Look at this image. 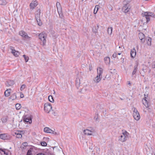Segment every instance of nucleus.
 I'll return each mask as SVG.
<instances>
[{
    "label": "nucleus",
    "mask_w": 155,
    "mask_h": 155,
    "mask_svg": "<svg viewBox=\"0 0 155 155\" xmlns=\"http://www.w3.org/2000/svg\"><path fill=\"white\" fill-rule=\"evenodd\" d=\"M38 37L42 41V43H41V45L44 46L45 45L46 41V38L47 37V35L45 33L42 32L40 33Z\"/></svg>",
    "instance_id": "1"
},
{
    "label": "nucleus",
    "mask_w": 155,
    "mask_h": 155,
    "mask_svg": "<svg viewBox=\"0 0 155 155\" xmlns=\"http://www.w3.org/2000/svg\"><path fill=\"white\" fill-rule=\"evenodd\" d=\"M144 16L145 17L147 20V22H148L150 21V17L151 16L153 18H155V14L152 12H144Z\"/></svg>",
    "instance_id": "2"
},
{
    "label": "nucleus",
    "mask_w": 155,
    "mask_h": 155,
    "mask_svg": "<svg viewBox=\"0 0 155 155\" xmlns=\"http://www.w3.org/2000/svg\"><path fill=\"white\" fill-rule=\"evenodd\" d=\"M133 116L134 119L137 120H139L140 118L139 113L136 108H134Z\"/></svg>",
    "instance_id": "3"
},
{
    "label": "nucleus",
    "mask_w": 155,
    "mask_h": 155,
    "mask_svg": "<svg viewBox=\"0 0 155 155\" xmlns=\"http://www.w3.org/2000/svg\"><path fill=\"white\" fill-rule=\"evenodd\" d=\"M52 108L51 105L50 103H46L44 104V109L47 113H49L51 110Z\"/></svg>",
    "instance_id": "4"
},
{
    "label": "nucleus",
    "mask_w": 155,
    "mask_h": 155,
    "mask_svg": "<svg viewBox=\"0 0 155 155\" xmlns=\"http://www.w3.org/2000/svg\"><path fill=\"white\" fill-rule=\"evenodd\" d=\"M130 6L129 4H127L124 6L122 8V10L125 13L128 12L130 9Z\"/></svg>",
    "instance_id": "5"
},
{
    "label": "nucleus",
    "mask_w": 155,
    "mask_h": 155,
    "mask_svg": "<svg viewBox=\"0 0 155 155\" xmlns=\"http://www.w3.org/2000/svg\"><path fill=\"white\" fill-rule=\"evenodd\" d=\"M20 35L25 39H30L31 37L28 36V34L24 31H21L19 32Z\"/></svg>",
    "instance_id": "6"
},
{
    "label": "nucleus",
    "mask_w": 155,
    "mask_h": 155,
    "mask_svg": "<svg viewBox=\"0 0 155 155\" xmlns=\"http://www.w3.org/2000/svg\"><path fill=\"white\" fill-rule=\"evenodd\" d=\"M144 98H143L142 100V103L146 107H148L149 106V102L147 100V96L144 94Z\"/></svg>",
    "instance_id": "7"
},
{
    "label": "nucleus",
    "mask_w": 155,
    "mask_h": 155,
    "mask_svg": "<svg viewBox=\"0 0 155 155\" xmlns=\"http://www.w3.org/2000/svg\"><path fill=\"white\" fill-rule=\"evenodd\" d=\"M9 137L7 134H0V138L3 140H7L8 139Z\"/></svg>",
    "instance_id": "8"
},
{
    "label": "nucleus",
    "mask_w": 155,
    "mask_h": 155,
    "mask_svg": "<svg viewBox=\"0 0 155 155\" xmlns=\"http://www.w3.org/2000/svg\"><path fill=\"white\" fill-rule=\"evenodd\" d=\"M145 37V35L143 33H139V38L141 40V42L143 43H144L145 41V39H144Z\"/></svg>",
    "instance_id": "9"
},
{
    "label": "nucleus",
    "mask_w": 155,
    "mask_h": 155,
    "mask_svg": "<svg viewBox=\"0 0 155 155\" xmlns=\"http://www.w3.org/2000/svg\"><path fill=\"white\" fill-rule=\"evenodd\" d=\"M38 5L37 2L36 1L32 2L30 5V8L33 9Z\"/></svg>",
    "instance_id": "10"
},
{
    "label": "nucleus",
    "mask_w": 155,
    "mask_h": 155,
    "mask_svg": "<svg viewBox=\"0 0 155 155\" xmlns=\"http://www.w3.org/2000/svg\"><path fill=\"white\" fill-rule=\"evenodd\" d=\"M136 54V50L134 48L131 50L130 56L131 58H134L135 57Z\"/></svg>",
    "instance_id": "11"
},
{
    "label": "nucleus",
    "mask_w": 155,
    "mask_h": 155,
    "mask_svg": "<svg viewBox=\"0 0 155 155\" xmlns=\"http://www.w3.org/2000/svg\"><path fill=\"white\" fill-rule=\"evenodd\" d=\"M127 137H126L124 134H121L119 139V140L121 142H124L127 140Z\"/></svg>",
    "instance_id": "12"
},
{
    "label": "nucleus",
    "mask_w": 155,
    "mask_h": 155,
    "mask_svg": "<svg viewBox=\"0 0 155 155\" xmlns=\"http://www.w3.org/2000/svg\"><path fill=\"white\" fill-rule=\"evenodd\" d=\"M14 84V81H13L9 80L6 81L5 84L7 87L12 86Z\"/></svg>",
    "instance_id": "13"
},
{
    "label": "nucleus",
    "mask_w": 155,
    "mask_h": 155,
    "mask_svg": "<svg viewBox=\"0 0 155 155\" xmlns=\"http://www.w3.org/2000/svg\"><path fill=\"white\" fill-rule=\"evenodd\" d=\"M83 132L85 134L87 135H92L93 132L88 129L84 130L83 131Z\"/></svg>",
    "instance_id": "14"
},
{
    "label": "nucleus",
    "mask_w": 155,
    "mask_h": 155,
    "mask_svg": "<svg viewBox=\"0 0 155 155\" xmlns=\"http://www.w3.org/2000/svg\"><path fill=\"white\" fill-rule=\"evenodd\" d=\"M44 131L47 133L54 134V131L48 127H45L44 128Z\"/></svg>",
    "instance_id": "15"
},
{
    "label": "nucleus",
    "mask_w": 155,
    "mask_h": 155,
    "mask_svg": "<svg viewBox=\"0 0 155 155\" xmlns=\"http://www.w3.org/2000/svg\"><path fill=\"white\" fill-rule=\"evenodd\" d=\"M56 6L58 12H61V11H62V8L60 3L59 2H57L56 4Z\"/></svg>",
    "instance_id": "16"
},
{
    "label": "nucleus",
    "mask_w": 155,
    "mask_h": 155,
    "mask_svg": "<svg viewBox=\"0 0 155 155\" xmlns=\"http://www.w3.org/2000/svg\"><path fill=\"white\" fill-rule=\"evenodd\" d=\"M40 11L39 9H38L36 12L35 14V19H37L38 20V18H40Z\"/></svg>",
    "instance_id": "17"
},
{
    "label": "nucleus",
    "mask_w": 155,
    "mask_h": 155,
    "mask_svg": "<svg viewBox=\"0 0 155 155\" xmlns=\"http://www.w3.org/2000/svg\"><path fill=\"white\" fill-rule=\"evenodd\" d=\"M101 76L97 75L96 77H95L94 80V81L96 82H99L101 80Z\"/></svg>",
    "instance_id": "18"
},
{
    "label": "nucleus",
    "mask_w": 155,
    "mask_h": 155,
    "mask_svg": "<svg viewBox=\"0 0 155 155\" xmlns=\"http://www.w3.org/2000/svg\"><path fill=\"white\" fill-rule=\"evenodd\" d=\"M11 90L10 89H8L5 91L4 94L5 96L8 97L10 95Z\"/></svg>",
    "instance_id": "19"
},
{
    "label": "nucleus",
    "mask_w": 155,
    "mask_h": 155,
    "mask_svg": "<svg viewBox=\"0 0 155 155\" xmlns=\"http://www.w3.org/2000/svg\"><path fill=\"white\" fill-rule=\"evenodd\" d=\"M97 75H100V76H101V74L103 73V69L101 68H97Z\"/></svg>",
    "instance_id": "20"
},
{
    "label": "nucleus",
    "mask_w": 155,
    "mask_h": 155,
    "mask_svg": "<svg viewBox=\"0 0 155 155\" xmlns=\"http://www.w3.org/2000/svg\"><path fill=\"white\" fill-rule=\"evenodd\" d=\"M12 53L15 56L17 57L18 56L19 53L18 52L16 51L15 50H12L11 51Z\"/></svg>",
    "instance_id": "21"
},
{
    "label": "nucleus",
    "mask_w": 155,
    "mask_h": 155,
    "mask_svg": "<svg viewBox=\"0 0 155 155\" xmlns=\"http://www.w3.org/2000/svg\"><path fill=\"white\" fill-rule=\"evenodd\" d=\"M137 65H136L134 66V69L132 73V76L136 74L137 70Z\"/></svg>",
    "instance_id": "22"
},
{
    "label": "nucleus",
    "mask_w": 155,
    "mask_h": 155,
    "mask_svg": "<svg viewBox=\"0 0 155 155\" xmlns=\"http://www.w3.org/2000/svg\"><path fill=\"white\" fill-rule=\"evenodd\" d=\"M147 43L148 45L150 46L151 45V38L150 37L146 39Z\"/></svg>",
    "instance_id": "23"
},
{
    "label": "nucleus",
    "mask_w": 155,
    "mask_h": 155,
    "mask_svg": "<svg viewBox=\"0 0 155 155\" xmlns=\"http://www.w3.org/2000/svg\"><path fill=\"white\" fill-rule=\"evenodd\" d=\"M24 121L27 123L30 124L31 123V119L30 118H28L27 117L25 118L24 120Z\"/></svg>",
    "instance_id": "24"
},
{
    "label": "nucleus",
    "mask_w": 155,
    "mask_h": 155,
    "mask_svg": "<svg viewBox=\"0 0 155 155\" xmlns=\"http://www.w3.org/2000/svg\"><path fill=\"white\" fill-rule=\"evenodd\" d=\"M98 28L99 26L98 25H97V26H95L93 29V31L95 33H97V31Z\"/></svg>",
    "instance_id": "25"
},
{
    "label": "nucleus",
    "mask_w": 155,
    "mask_h": 155,
    "mask_svg": "<svg viewBox=\"0 0 155 155\" xmlns=\"http://www.w3.org/2000/svg\"><path fill=\"white\" fill-rule=\"evenodd\" d=\"M104 60L106 64H109L110 62V58L109 57H107L104 58Z\"/></svg>",
    "instance_id": "26"
},
{
    "label": "nucleus",
    "mask_w": 155,
    "mask_h": 155,
    "mask_svg": "<svg viewBox=\"0 0 155 155\" xmlns=\"http://www.w3.org/2000/svg\"><path fill=\"white\" fill-rule=\"evenodd\" d=\"M10 98L12 100H15L16 98V95L15 93L13 94L10 97Z\"/></svg>",
    "instance_id": "27"
},
{
    "label": "nucleus",
    "mask_w": 155,
    "mask_h": 155,
    "mask_svg": "<svg viewBox=\"0 0 155 155\" xmlns=\"http://www.w3.org/2000/svg\"><path fill=\"white\" fill-rule=\"evenodd\" d=\"M113 28L111 27H108L107 29V32L109 35H110L112 33Z\"/></svg>",
    "instance_id": "28"
},
{
    "label": "nucleus",
    "mask_w": 155,
    "mask_h": 155,
    "mask_svg": "<svg viewBox=\"0 0 155 155\" xmlns=\"http://www.w3.org/2000/svg\"><path fill=\"white\" fill-rule=\"evenodd\" d=\"M49 101L52 103H53L54 101L53 97L51 95H49L48 97Z\"/></svg>",
    "instance_id": "29"
},
{
    "label": "nucleus",
    "mask_w": 155,
    "mask_h": 155,
    "mask_svg": "<svg viewBox=\"0 0 155 155\" xmlns=\"http://www.w3.org/2000/svg\"><path fill=\"white\" fill-rule=\"evenodd\" d=\"M6 3L5 0H0V5H5Z\"/></svg>",
    "instance_id": "30"
},
{
    "label": "nucleus",
    "mask_w": 155,
    "mask_h": 155,
    "mask_svg": "<svg viewBox=\"0 0 155 155\" xmlns=\"http://www.w3.org/2000/svg\"><path fill=\"white\" fill-rule=\"evenodd\" d=\"M36 20L37 21V23L38 25L39 26H41L42 25V23L41 21L40 18H38V20L37 19H36Z\"/></svg>",
    "instance_id": "31"
},
{
    "label": "nucleus",
    "mask_w": 155,
    "mask_h": 155,
    "mask_svg": "<svg viewBox=\"0 0 155 155\" xmlns=\"http://www.w3.org/2000/svg\"><path fill=\"white\" fill-rule=\"evenodd\" d=\"M80 79L79 78H77L76 80V84L77 86H79L80 84Z\"/></svg>",
    "instance_id": "32"
},
{
    "label": "nucleus",
    "mask_w": 155,
    "mask_h": 155,
    "mask_svg": "<svg viewBox=\"0 0 155 155\" xmlns=\"http://www.w3.org/2000/svg\"><path fill=\"white\" fill-rule=\"evenodd\" d=\"M21 107V105L19 104H17L15 105V107L17 110H19Z\"/></svg>",
    "instance_id": "33"
},
{
    "label": "nucleus",
    "mask_w": 155,
    "mask_h": 155,
    "mask_svg": "<svg viewBox=\"0 0 155 155\" xmlns=\"http://www.w3.org/2000/svg\"><path fill=\"white\" fill-rule=\"evenodd\" d=\"M97 6H96L94 9V14H96L97 13L98 10V8Z\"/></svg>",
    "instance_id": "34"
},
{
    "label": "nucleus",
    "mask_w": 155,
    "mask_h": 155,
    "mask_svg": "<svg viewBox=\"0 0 155 155\" xmlns=\"http://www.w3.org/2000/svg\"><path fill=\"white\" fill-rule=\"evenodd\" d=\"M58 12V13L60 17V18H62L63 17V14L62 13V11H61V12Z\"/></svg>",
    "instance_id": "35"
},
{
    "label": "nucleus",
    "mask_w": 155,
    "mask_h": 155,
    "mask_svg": "<svg viewBox=\"0 0 155 155\" xmlns=\"http://www.w3.org/2000/svg\"><path fill=\"white\" fill-rule=\"evenodd\" d=\"M26 87V86L25 84H23L20 87V90L21 91H23L24 89Z\"/></svg>",
    "instance_id": "36"
},
{
    "label": "nucleus",
    "mask_w": 155,
    "mask_h": 155,
    "mask_svg": "<svg viewBox=\"0 0 155 155\" xmlns=\"http://www.w3.org/2000/svg\"><path fill=\"white\" fill-rule=\"evenodd\" d=\"M15 134H16V137L17 138H21L22 137V135L20 134H19L18 133H16Z\"/></svg>",
    "instance_id": "37"
},
{
    "label": "nucleus",
    "mask_w": 155,
    "mask_h": 155,
    "mask_svg": "<svg viewBox=\"0 0 155 155\" xmlns=\"http://www.w3.org/2000/svg\"><path fill=\"white\" fill-rule=\"evenodd\" d=\"M41 146H46L47 145L45 141H42L41 142Z\"/></svg>",
    "instance_id": "38"
},
{
    "label": "nucleus",
    "mask_w": 155,
    "mask_h": 155,
    "mask_svg": "<svg viewBox=\"0 0 155 155\" xmlns=\"http://www.w3.org/2000/svg\"><path fill=\"white\" fill-rule=\"evenodd\" d=\"M23 56L24 57L25 62H27L28 61L29 59L28 57L27 56H26L25 55H24Z\"/></svg>",
    "instance_id": "39"
},
{
    "label": "nucleus",
    "mask_w": 155,
    "mask_h": 155,
    "mask_svg": "<svg viewBox=\"0 0 155 155\" xmlns=\"http://www.w3.org/2000/svg\"><path fill=\"white\" fill-rule=\"evenodd\" d=\"M128 134V133L127 132V131H125L124 132H123L122 134H124V136H125L126 137H127V134Z\"/></svg>",
    "instance_id": "40"
},
{
    "label": "nucleus",
    "mask_w": 155,
    "mask_h": 155,
    "mask_svg": "<svg viewBox=\"0 0 155 155\" xmlns=\"http://www.w3.org/2000/svg\"><path fill=\"white\" fill-rule=\"evenodd\" d=\"M8 119L7 118H3L2 119V121L3 123H6L7 120Z\"/></svg>",
    "instance_id": "41"
},
{
    "label": "nucleus",
    "mask_w": 155,
    "mask_h": 155,
    "mask_svg": "<svg viewBox=\"0 0 155 155\" xmlns=\"http://www.w3.org/2000/svg\"><path fill=\"white\" fill-rule=\"evenodd\" d=\"M117 54L116 52H115L113 55L112 57L114 58H115L117 57Z\"/></svg>",
    "instance_id": "42"
},
{
    "label": "nucleus",
    "mask_w": 155,
    "mask_h": 155,
    "mask_svg": "<svg viewBox=\"0 0 155 155\" xmlns=\"http://www.w3.org/2000/svg\"><path fill=\"white\" fill-rule=\"evenodd\" d=\"M31 151L30 150H28L27 153V155H31Z\"/></svg>",
    "instance_id": "43"
},
{
    "label": "nucleus",
    "mask_w": 155,
    "mask_h": 155,
    "mask_svg": "<svg viewBox=\"0 0 155 155\" xmlns=\"http://www.w3.org/2000/svg\"><path fill=\"white\" fill-rule=\"evenodd\" d=\"M20 97L21 98H22L24 97V94L22 93H21Z\"/></svg>",
    "instance_id": "44"
},
{
    "label": "nucleus",
    "mask_w": 155,
    "mask_h": 155,
    "mask_svg": "<svg viewBox=\"0 0 155 155\" xmlns=\"http://www.w3.org/2000/svg\"><path fill=\"white\" fill-rule=\"evenodd\" d=\"M23 145H24L25 146H27V142H24L23 143Z\"/></svg>",
    "instance_id": "45"
},
{
    "label": "nucleus",
    "mask_w": 155,
    "mask_h": 155,
    "mask_svg": "<svg viewBox=\"0 0 155 155\" xmlns=\"http://www.w3.org/2000/svg\"><path fill=\"white\" fill-rule=\"evenodd\" d=\"M10 49H11L12 50H12H15L14 49H13V47L12 46H10L9 47Z\"/></svg>",
    "instance_id": "46"
},
{
    "label": "nucleus",
    "mask_w": 155,
    "mask_h": 155,
    "mask_svg": "<svg viewBox=\"0 0 155 155\" xmlns=\"http://www.w3.org/2000/svg\"><path fill=\"white\" fill-rule=\"evenodd\" d=\"M37 155H46L45 153H39Z\"/></svg>",
    "instance_id": "47"
},
{
    "label": "nucleus",
    "mask_w": 155,
    "mask_h": 155,
    "mask_svg": "<svg viewBox=\"0 0 155 155\" xmlns=\"http://www.w3.org/2000/svg\"><path fill=\"white\" fill-rule=\"evenodd\" d=\"M97 118H98L96 116L94 117V119L96 121H97Z\"/></svg>",
    "instance_id": "48"
},
{
    "label": "nucleus",
    "mask_w": 155,
    "mask_h": 155,
    "mask_svg": "<svg viewBox=\"0 0 155 155\" xmlns=\"http://www.w3.org/2000/svg\"><path fill=\"white\" fill-rule=\"evenodd\" d=\"M153 154H154L153 152L151 153H150L149 154H148L147 155H153Z\"/></svg>",
    "instance_id": "49"
},
{
    "label": "nucleus",
    "mask_w": 155,
    "mask_h": 155,
    "mask_svg": "<svg viewBox=\"0 0 155 155\" xmlns=\"http://www.w3.org/2000/svg\"><path fill=\"white\" fill-rule=\"evenodd\" d=\"M4 153L6 155H8V153L7 152H5V151H4Z\"/></svg>",
    "instance_id": "50"
},
{
    "label": "nucleus",
    "mask_w": 155,
    "mask_h": 155,
    "mask_svg": "<svg viewBox=\"0 0 155 155\" xmlns=\"http://www.w3.org/2000/svg\"><path fill=\"white\" fill-rule=\"evenodd\" d=\"M53 114L54 116H56V114L54 112V113Z\"/></svg>",
    "instance_id": "51"
},
{
    "label": "nucleus",
    "mask_w": 155,
    "mask_h": 155,
    "mask_svg": "<svg viewBox=\"0 0 155 155\" xmlns=\"http://www.w3.org/2000/svg\"><path fill=\"white\" fill-rule=\"evenodd\" d=\"M0 150H1V151H2V152H4V150L3 149H0Z\"/></svg>",
    "instance_id": "52"
},
{
    "label": "nucleus",
    "mask_w": 155,
    "mask_h": 155,
    "mask_svg": "<svg viewBox=\"0 0 155 155\" xmlns=\"http://www.w3.org/2000/svg\"><path fill=\"white\" fill-rule=\"evenodd\" d=\"M54 134H57V133L56 132H55L54 131Z\"/></svg>",
    "instance_id": "53"
},
{
    "label": "nucleus",
    "mask_w": 155,
    "mask_h": 155,
    "mask_svg": "<svg viewBox=\"0 0 155 155\" xmlns=\"http://www.w3.org/2000/svg\"><path fill=\"white\" fill-rule=\"evenodd\" d=\"M54 91V93H53L54 94H55V91H54H54Z\"/></svg>",
    "instance_id": "54"
},
{
    "label": "nucleus",
    "mask_w": 155,
    "mask_h": 155,
    "mask_svg": "<svg viewBox=\"0 0 155 155\" xmlns=\"http://www.w3.org/2000/svg\"><path fill=\"white\" fill-rule=\"evenodd\" d=\"M121 54V53H118V54L119 55H120Z\"/></svg>",
    "instance_id": "55"
},
{
    "label": "nucleus",
    "mask_w": 155,
    "mask_h": 155,
    "mask_svg": "<svg viewBox=\"0 0 155 155\" xmlns=\"http://www.w3.org/2000/svg\"><path fill=\"white\" fill-rule=\"evenodd\" d=\"M128 84L130 85L131 84H130V82H129Z\"/></svg>",
    "instance_id": "56"
},
{
    "label": "nucleus",
    "mask_w": 155,
    "mask_h": 155,
    "mask_svg": "<svg viewBox=\"0 0 155 155\" xmlns=\"http://www.w3.org/2000/svg\"><path fill=\"white\" fill-rule=\"evenodd\" d=\"M45 155H47V154L46 153H45ZM48 155H51V154H48Z\"/></svg>",
    "instance_id": "57"
},
{
    "label": "nucleus",
    "mask_w": 155,
    "mask_h": 155,
    "mask_svg": "<svg viewBox=\"0 0 155 155\" xmlns=\"http://www.w3.org/2000/svg\"><path fill=\"white\" fill-rule=\"evenodd\" d=\"M154 154H153V155H155V152H153Z\"/></svg>",
    "instance_id": "58"
},
{
    "label": "nucleus",
    "mask_w": 155,
    "mask_h": 155,
    "mask_svg": "<svg viewBox=\"0 0 155 155\" xmlns=\"http://www.w3.org/2000/svg\"><path fill=\"white\" fill-rule=\"evenodd\" d=\"M89 69H90V71H91V68H90Z\"/></svg>",
    "instance_id": "59"
}]
</instances>
